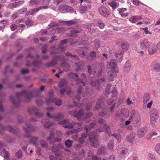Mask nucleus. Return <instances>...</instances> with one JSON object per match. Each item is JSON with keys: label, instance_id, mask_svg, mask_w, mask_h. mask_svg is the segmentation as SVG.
<instances>
[{"label": "nucleus", "instance_id": "1", "mask_svg": "<svg viewBox=\"0 0 160 160\" xmlns=\"http://www.w3.org/2000/svg\"><path fill=\"white\" fill-rule=\"evenodd\" d=\"M105 130L110 135L109 127L108 125L106 124H104L103 127H101L98 129H96L95 132L90 133L89 135V141L92 146L94 148H97L99 146V142L96 138L97 132H103Z\"/></svg>", "mask_w": 160, "mask_h": 160}, {"label": "nucleus", "instance_id": "2", "mask_svg": "<svg viewBox=\"0 0 160 160\" xmlns=\"http://www.w3.org/2000/svg\"><path fill=\"white\" fill-rule=\"evenodd\" d=\"M107 66L109 70L108 73V79L110 81H113L117 76L116 73L118 72L115 60L111 59L110 62H108Z\"/></svg>", "mask_w": 160, "mask_h": 160}, {"label": "nucleus", "instance_id": "3", "mask_svg": "<svg viewBox=\"0 0 160 160\" xmlns=\"http://www.w3.org/2000/svg\"><path fill=\"white\" fill-rule=\"evenodd\" d=\"M58 124L61 125H62L65 128H72L76 124L78 126L77 129L72 130L70 132H67V134H69L70 133L76 134L78 132L81 131L82 129V127L81 126L82 123L74 122L72 124L69 122V121L68 119L64 120L60 122H58Z\"/></svg>", "mask_w": 160, "mask_h": 160}, {"label": "nucleus", "instance_id": "4", "mask_svg": "<svg viewBox=\"0 0 160 160\" xmlns=\"http://www.w3.org/2000/svg\"><path fill=\"white\" fill-rule=\"evenodd\" d=\"M69 114L77 118L80 120H85L89 118L92 114L91 112L88 113L86 114H84L83 111L82 109L80 110L78 112L76 111L73 110L69 112Z\"/></svg>", "mask_w": 160, "mask_h": 160}, {"label": "nucleus", "instance_id": "5", "mask_svg": "<svg viewBox=\"0 0 160 160\" xmlns=\"http://www.w3.org/2000/svg\"><path fill=\"white\" fill-rule=\"evenodd\" d=\"M150 122L152 126L154 127L155 123L157 122L159 118V114L158 110L156 109L152 110L150 112Z\"/></svg>", "mask_w": 160, "mask_h": 160}, {"label": "nucleus", "instance_id": "6", "mask_svg": "<svg viewBox=\"0 0 160 160\" xmlns=\"http://www.w3.org/2000/svg\"><path fill=\"white\" fill-rule=\"evenodd\" d=\"M83 79L81 81L79 80H77L76 82L78 84H79L80 85L79 86L78 88V92L81 95H82L83 97L86 95H90V94L91 93V92H90V91H91L90 90L89 88H87L86 91L85 92H82V87L80 85L85 86V83L83 81Z\"/></svg>", "mask_w": 160, "mask_h": 160}, {"label": "nucleus", "instance_id": "7", "mask_svg": "<svg viewBox=\"0 0 160 160\" xmlns=\"http://www.w3.org/2000/svg\"><path fill=\"white\" fill-rule=\"evenodd\" d=\"M67 42L66 39L61 41L60 45L58 47V48H56L55 46H52L51 47V49L53 50L52 51L51 53L52 54H54L58 53L61 52H63L65 51V48H64L63 46L64 44H66Z\"/></svg>", "mask_w": 160, "mask_h": 160}, {"label": "nucleus", "instance_id": "8", "mask_svg": "<svg viewBox=\"0 0 160 160\" xmlns=\"http://www.w3.org/2000/svg\"><path fill=\"white\" fill-rule=\"evenodd\" d=\"M105 78L104 77L101 78H99L97 80L92 81L91 82V86L94 88V89L95 90H100L102 89V88L100 85V82L101 83L104 84L105 83Z\"/></svg>", "mask_w": 160, "mask_h": 160}, {"label": "nucleus", "instance_id": "9", "mask_svg": "<svg viewBox=\"0 0 160 160\" xmlns=\"http://www.w3.org/2000/svg\"><path fill=\"white\" fill-rule=\"evenodd\" d=\"M49 93L50 96V98L47 99L46 101L48 104H50L51 102H53L57 106H60L61 105L62 103V101L61 100L52 97L53 96V92L52 91H49Z\"/></svg>", "mask_w": 160, "mask_h": 160}, {"label": "nucleus", "instance_id": "10", "mask_svg": "<svg viewBox=\"0 0 160 160\" xmlns=\"http://www.w3.org/2000/svg\"><path fill=\"white\" fill-rule=\"evenodd\" d=\"M65 59V57L62 56H56L53 57L52 60L51 62H48L47 63V66L51 67L56 65L58 61L63 60Z\"/></svg>", "mask_w": 160, "mask_h": 160}, {"label": "nucleus", "instance_id": "11", "mask_svg": "<svg viewBox=\"0 0 160 160\" xmlns=\"http://www.w3.org/2000/svg\"><path fill=\"white\" fill-rule=\"evenodd\" d=\"M151 42L147 39H144L142 40L139 45L140 48L143 50H146L150 46Z\"/></svg>", "mask_w": 160, "mask_h": 160}, {"label": "nucleus", "instance_id": "12", "mask_svg": "<svg viewBox=\"0 0 160 160\" xmlns=\"http://www.w3.org/2000/svg\"><path fill=\"white\" fill-rule=\"evenodd\" d=\"M29 112L31 114L34 113L35 115L38 117L40 118L42 116L43 114L38 111V109L35 107L29 108L28 110Z\"/></svg>", "mask_w": 160, "mask_h": 160}, {"label": "nucleus", "instance_id": "13", "mask_svg": "<svg viewBox=\"0 0 160 160\" xmlns=\"http://www.w3.org/2000/svg\"><path fill=\"white\" fill-rule=\"evenodd\" d=\"M24 129L25 132L27 133L24 135L25 137L29 138L30 136V134L28 133V132H30L34 131V128L31 124H26V126L24 127Z\"/></svg>", "mask_w": 160, "mask_h": 160}, {"label": "nucleus", "instance_id": "14", "mask_svg": "<svg viewBox=\"0 0 160 160\" xmlns=\"http://www.w3.org/2000/svg\"><path fill=\"white\" fill-rule=\"evenodd\" d=\"M107 104L108 106V109L111 112H113L115 108L116 103L113 99H108L107 101Z\"/></svg>", "mask_w": 160, "mask_h": 160}, {"label": "nucleus", "instance_id": "15", "mask_svg": "<svg viewBox=\"0 0 160 160\" xmlns=\"http://www.w3.org/2000/svg\"><path fill=\"white\" fill-rule=\"evenodd\" d=\"M47 115L48 118H54L56 120H59L64 118V115L62 113L57 114L55 115H51L49 112H48Z\"/></svg>", "mask_w": 160, "mask_h": 160}, {"label": "nucleus", "instance_id": "16", "mask_svg": "<svg viewBox=\"0 0 160 160\" xmlns=\"http://www.w3.org/2000/svg\"><path fill=\"white\" fill-rule=\"evenodd\" d=\"M113 54L116 57V60L117 62H121L122 59L123 52L122 50L114 52Z\"/></svg>", "mask_w": 160, "mask_h": 160}, {"label": "nucleus", "instance_id": "17", "mask_svg": "<svg viewBox=\"0 0 160 160\" xmlns=\"http://www.w3.org/2000/svg\"><path fill=\"white\" fill-rule=\"evenodd\" d=\"M136 133L135 132H132L128 135L126 138L127 141L131 143H134L136 141Z\"/></svg>", "mask_w": 160, "mask_h": 160}, {"label": "nucleus", "instance_id": "18", "mask_svg": "<svg viewBox=\"0 0 160 160\" xmlns=\"http://www.w3.org/2000/svg\"><path fill=\"white\" fill-rule=\"evenodd\" d=\"M56 32V30L54 28L51 27L48 28L47 30H43L42 31V34H47L48 35H51L55 34Z\"/></svg>", "mask_w": 160, "mask_h": 160}, {"label": "nucleus", "instance_id": "19", "mask_svg": "<svg viewBox=\"0 0 160 160\" xmlns=\"http://www.w3.org/2000/svg\"><path fill=\"white\" fill-rule=\"evenodd\" d=\"M98 11L104 17H108L109 15L108 10L105 7H99L98 8Z\"/></svg>", "mask_w": 160, "mask_h": 160}, {"label": "nucleus", "instance_id": "20", "mask_svg": "<svg viewBox=\"0 0 160 160\" xmlns=\"http://www.w3.org/2000/svg\"><path fill=\"white\" fill-rule=\"evenodd\" d=\"M129 120L131 121L133 120L135 122L138 123L141 121V117L139 114H132L129 118Z\"/></svg>", "mask_w": 160, "mask_h": 160}, {"label": "nucleus", "instance_id": "21", "mask_svg": "<svg viewBox=\"0 0 160 160\" xmlns=\"http://www.w3.org/2000/svg\"><path fill=\"white\" fill-rule=\"evenodd\" d=\"M151 68L152 69L156 72H160V63L157 62H153Z\"/></svg>", "mask_w": 160, "mask_h": 160}, {"label": "nucleus", "instance_id": "22", "mask_svg": "<svg viewBox=\"0 0 160 160\" xmlns=\"http://www.w3.org/2000/svg\"><path fill=\"white\" fill-rule=\"evenodd\" d=\"M24 2L23 1H21L19 2H16L9 4L8 5V8H13L19 7Z\"/></svg>", "mask_w": 160, "mask_h": 160}, {"label": "nucleus", "instance_id": "23", "mask_svg": "<svg viewBox=\"0 0 160 160\" xmlns=\"http://www.w3.org/2000/svg\"><path fill=\"white\" fill-rule=\"evenodd\" d=\"M147 130L145 128L139 129L137 131V135L138 137L141 138L145 135L147 132Z\"/></svg>", "mask_w": 160, "mask_h": 160}, {"label": "nucleus", "instance_id": "24", "mask_svg": "<svg viewBox=\"0 0 160 160\" xmlns=\"http://www.w3.org/2000/svg\"><path fill=\"white\" fill-rule=\"evenodd\" d=\"M104 104V101L103 98H100L98 99L96 103L95 109L97 110L102 108Z\"/></svg>", "mask_w": 160, "mask_h": 160}, {"label": "nucleus", "instance_id": "25", "mask_svg": "<svg viewBox=\"0 0 160 160\" xmlns=\"http://www.w3.org/2000/svg\"><path fill=\"white\" fill-rule=\"evenodd\" d=\"M48 8L47 6H41L38 7L37 8H35L29 10V12L30 15H32L35 13H36L39 10L41 9H47Z\"/></svg>", "mask_w": 160, "mask_h": 160}, {"label": "nucleus", "instance_id": "26", "mask_svg": "<svg viewBox=\"0 0 160 160\" xmlns=\"http://www.w3.org/2000/svg\"><path fill=\"white\" fill-rule=\"evenodd\" d=\"M118 10L122 17H125L128 16V13L127 12V9L126 8H119Z\"/></svg>", "mask_w": 160, "mask_h": 160}, {"label": "nucleus", "instance_id": "27", "mask_svg": "<svg viewBox=\"0 0 160 160\" xmlns=\"http://www.w3.org/2000/svg\"><path fill=\"white\" fill-rule=\"evenodd\" d=\"M97 153L98 155H105L107 154V151L104 147L101 146L98 148Z\"/></svg>", "mask_w": 160, "mask_h": 160}, {"label": "nucleus", "instance_id": "28", "mask_svg": "<svg viewBox=\"0 0 160 160\" xmlns=\"http://www.w3.org/2000/svg\"><path fill=\"white\" fill-rule=\"evenodd\" d=\"M88 69V72L90 74H93L95 76V74L96 72L97 68H92L90 66L88 65L87 67Z\"/></svg>", "mask_w": 160, "mask_h": 160}, {"label": "nucleus", "instance_id": "29", "mask_svg": "<svg viewBox=\"0 0 160 160\" xmlns=\"http://www.w3.org/2000/svg\"><path fill=\"white\" fill-rule=\"evenodd\" d=\"M142 18L141 16H134L131 17L129 21L132 23H134L137 21L142 19Z\"/></svg>", "mask_w": 160, "mask_h": 160}, {"label": "nucleus", "instance_id": "30", "mask_svg": "<svg viewBox=\"0 0 160 160\" xmlns=\"http://www.w3.org/2000/svg\"><path fill=\"white\" fill-rule=\"evenodd\" d=\"M96 121H94L90 123V126L86 125L85 126L84 129L86 131V133H88L89 131L91 128L94 127V126L96 125Z\"/></svg>", "mask_w": 160, "mask_h": 160}, {"label": "nucleus", "instance_id": "31", "mask_svg": "<svg viewBox=\"0 0 160 160\" xmlns=\"http://www.w3.org/2000/svg\"><path fill=\"white\" fill-rule=\"evenodd\" d=\"M115 87L110 84H107L105 88V92L108 95H109L111 93V91H112V88H114Z\"/></svg>", "mask_w": 160, "mask_h": 160}, {"label": "nucleus", "instance_id": "32", "mask_svg": "<svg viewBox=\"0 0 160 160\" xmlns=\"http://www.w3.org/2000/svg\"><path fill=\"white\" fill-rule=\"evenodd\" d=\"M157 50V49L154 45L149 47L148 49V53L149 55H152L155 53Z\"/></svg>", "mask_w": 160, "mask_h": 160}, {"label": "nucleus", "instance_id": "33", "mask_svg": "<svg viewBox=\"0 0 160 160\" xmlns=\"http://www.w3.org/2000/svg\"><path fill=\"white\" fill-rule=\"evenodd\" d=\"M131 68V64L129 62H126L123 69V71L125 72H129Z\"/></svg>", "mask_w": 160, "mask_h": 160}, {"label": "nucleus", "instance_id": "34", "mask_svg": "<svg viewBox=\"0 0 160 160\" xmlns=\"http://www.w3.org/2000/svg\"><path fill=\"white\" fill-rule=\"evenodd\" d=\"M52 151L54 152L56 155L57 156H59L60 155V154L59 153V150L57 148V145L54 144L52 145Z\"/></svg>", "mask_w": 160, "mask_h": 160}, {"label": "nucleus", "instance_id": "35", "mask_svg": "<svg viewBox=\"0 0 160 160\" xmlns=\"http://www.w3.org/2000/svg\"><path fill=\"white\" fill-rule=\"evenodd\" d=\"M121 114L125 118H128L129 116V111L127 109H122L120 111Z\"/></svg>", "mask_w": 160, "mask_h": 160}, {"label": "nucleus", "instance_id": "36", "mask_svg": "<svg viewBox=\"0 0 160 160\" xmlns=\"http://www.w3.org/2000/svg\"><path fill=\"white\" fill-rule=\"evenodd\" d=\"M67 80L64 79H61L59 83V86L60 88H63L67 86Z\"/></svg>", "mask_w": 160, "mask_h": 160}, {"label": "nucleus", "instance_id": "37", "mask_svg": "<svg viewBox=\"0 0 160 160\" xmlns=\"http://www.w3.org/2000/svg\"><path fill=\"white\" fill-rule=\"evenodd\" d=\"M112 94V98H115L117 97L118 94V91L117 88L115 87L112 88V91H111Z\"/></svg>", "mask_w": 160, "mask_h": 160}, {"label": "nucleus", "instance_id": "38", "mask_svg": "<svg viewBox=\"0 0 160 160\" xmlns=\"http://www.w3.org/2000/svg\"><path fill=\"white\" fill-rule=\"evenodd\" d=\"M40 144L42 147L44 148H46L47 149H50V147L48 146V144L47 142L45 140H42L40 141Z\"/></svg>", "mask_w": 160, "mask_h": 160}, {"label": "nucleus", "instance_id": "39", "mask_svg": "<svg viewBox=\"0 0 160 160\" xmlns=\"http://www.w3.org/2000/svg\"><path fill=\"white\" fill-rule=\"evenodd\" d=\"M114 141L113 140L110 141L108 143L107 147L111 151H112L114 149Z\"/></svg>", "mask_w": 160, "mask_h": 160}, {"label": "nucleus", "instance_id": "40", "mask_svg": "<svg viewBox=\"0 0 160 160\" xmlns=\"http://www.w3.org/2000/svg\"><path fill=\"white\" fill-rule=\"evenodd\" d=\"M67 5H60L58 7V9L62 13H66Z\"/></svg>", "mask_w": 160, "mask_h": 160}, {"label": "nucleus", "instance_id": "41", "mask_svg": "<svg viewBox=\"0 0 160 160\" xmlns=\"http://www.w3.org/2000/svg\"><path fill=\"white\" fill-rule=\"evenodd\" d=\"M84 49H88L86 48H80V49H79L77 51V53L78 54H79L81 57H84L85 53L84 52Z\"/></svg>", "mask_w": 160, "mask_h": 160}, {"label": "nucleus", "instance_id": "42", "mask_svg": "<svg viewBox=\"0 0 160 160\" xmlns=\"http://www.w3.org/2000/svg\"><path fill=\"white\" fill-rule=\"evenodd\" d=\"M108 4L112 7L113 9L116 8L118 6V3L115 1H112L108 2Z\"/></svg>", "mask_w": 160, "mask_h": 160}, {"label": "nucleus", "instance_id": "43", "mask_svg": "<svg viewBox=\"0 0 160 160\" xmlns=\"http://www.w3.org/2000/svg\"><path fill=\"white\" fill-rule=\"evenodd\" d=\"M80 32L79 30H72L70 31V36L72 37H76L77 36V34Z\"/></svg>", "mask_w": 160, "mask_h": 160}, {"label": "nucleus", "instance_id": "44", "mask_svg": "<svg viewBox=\"0 0 160 160\" xmlns=\"http://www.w3.org/2000/svg\"><path fill=\"white\" fill-rule=\"evenodd\" d=\"M37 92H38V91L37 90H34L33 92H31L29 93V94H28L27 95V97H26L27 99V100H29L32 97H35V96L33 95V94L34 93H37Z\"/></svg>", "mask_w": 160, "mask_h": 160}, {"label": "nucleus", "instance_id": "45", "mask_svg": "<svg viewBox=\"0 0 160 160\" xmlns=\"http://www.w3.org/2000/svg\"><path fill=\"white\" fill-rule=\"evenodd\" d=\"M76 65L78 68L77 69V70H78L81 69L82 67H84L85 66V64L83 62L81 61H80L78 63H76Z\"/></svg>", "mask_w": 160, "mask_h": 160}, {"label": "nucleus", "instance_id": "46", "mask_svg": "<svg viewBox=\"0 0 160 160\" xmlns=\"http://www.w3.org/2000/svg\"><path fill=\"white\" fill-rule=\"evenodd\" d=\"M127 152V150L124 149L122 150L120 153H118L119 156L120 157H124Z\"/></svg>", "mask_w": 160, "mask_h": 160}, {"label": "nucleus", "instance_id": "47", "mask_svg": "<svg viewBox=\"0 0 160 160\" xmlns=\"http://www.w3.org/2000/svg\"><path fill=\"white\" fill-rule=\"evenodd\" d=\"M61 67L63 68L65 70L68 69L70 67V65L68 63L64 62L62 63L61 64Z\"/></svg>", "mask_w": 160, "mask_h": 160}, {"label": "nucleus", "instance_id": "48", "mask_svg": "<svg viewBox=\"0 0 160 160\" xmlns=\"http://www.w3.org/2000/svg\"><path fill=\"white\" fill-rule=\"evenodd\" d=\"M150 99V96L149 94H146L144 95L143 97V102L144 103H147Z\"/></svg>", "mask_w": 160, "mask_h": 160}, {"label": "nucleus", "instance_id": "49", "mask_svg": "<svg viewBox=\"0 0 160 160\" xmlns=\"http://www.w3.org/2000/svg\"><path fill=\"white\" fill-rule=\"evenodd\" d=\"M72 142L69 139H68L65 142V144L67 148H70L72 146Z\"/></svg>", "mask_w": 160, "mask_h": 160}, {"label": "nucleus", "instance_id": "50", "mask_svg": "<svg viewBox=\"0 0 160 160\" xmlns=\"http://www.w3.org/2000/svg\"><path fill=\"white\" fill-rule=\"evenodd\" d=\"M50 136L47 138V140L49 141H51V140L53 138L54 136V131L52 130L50 131Z\"/></svg>", "mask_w": 160, "mask_h": 160}, {"label": "nucleus", "instance_id": "51", "mask_svg": "<svg viewBox=\"0 0 160 160\" xmlns=\"http://www.w3.org/2000/svg\"><path fill=\"white\" fill-rule=\"evenodd\" d=\"M129 46V44L128 43H122L121 45V47L123 49L126 50L128 49Z\"/></svg>", "mask_w": 160, "mask_h": 160}, {"label": "nucleus", "instance_id": "52", "mask_svg": "<svg viewBox=\"0 0 160 160\" xmlns=\"http://www.w3.org/2000/svg\"><path fill=\"white\" fill-rule=\"evenodd\" d=\"M2 129L3 130H7L8 131H9L12 132H15V129L12 128V127L10 126H8L6 128H3Z\"/></svg>", "mask_w": 160, "mask_h": 160}, {"label": "nucleus", "instance_id": "53", "mask_svg": "<svg viewBox=\"0 0 160 160\" xmlns=\"http://www.w3.org/2000/svg\"><path fill=\"white\" fill-rule=\"evenodd\" d=\"M38 138L37 137H33L30 140V142L34 145H36V142L38 140Z\"/></svg>", "mask_w": 160, "mask_h": 160}, {"label": "nucleus", "instance_id": "54", "mask_svg": "<svg viewBox=\"0 0 160 160\" xmlns=\"http://www.w3.org/2000/svg\"><path fill=\"white\" fill-rule=\"evenodd\" d=\"M66 24L68 25H71L76 23V21L74 20H72L69 21H63Z\"/></svg>", "mask_w": 160, "mask_h": 160}, {"label": "nucleus", "instance_id": "55", "mask_svg": "<svg viewBox=\"0 0 160 160\" xmlns=\"http://www.w3.org/2000/svg\"><path fill=\"white\" fill-rule=\"evenodd\" d=\"M2 151L3 153L4 157L5 158L8 159L10 156V155L8 152L5 149H3Z\"/></svg>", "mask_w": 160, "mask_h": 160}, {"label": "nucleus", "instance_id": "56", "mask_svg": "<svg viewBox=\"0 0 160 160\" xmlns=\"http://www.w3.org/2000/svg\"><path fill=\"white\" fill-rule=\"evenodd\" d=\"M53 125V123L50 122H46L44 124V126L46 128H48Z\"/></svg>", "mask_w": 160, "mask_h": 160}, {"label": "nucleus", "instance_id": "57", "mask_svg": "<svg viewBox=\"0 0 160 160\" xmlns=\"http://www.w3.org/2000/svg\"><path fill=\"white\" fill-rule=\"evenodd\" d=\"M94 155H93L92 151H89L87 154V159L88 160H92L93 156Z\"/></svg>", "mask_w": 160, "mask_h": 160}, {"label": "nucleus", "instance_id": "58", "mask_svg": "<svg viewBox=\"0 0 160 160\" xmlns=\"http://www.w3.org/2000/svg\"><path fill=\"white\" fill-rule=\"evenodd\" d=\"M93 42L95 44V47L97 48H99L100 47V43L98 40L95 39L94 41Z\"/></svg>", "mask_w": 160, "mask_h": 160}, {"label": "nucleus", "instance_id": "59", "mask_svg": "<svg viewBox=\"0 0 160 160\" xmlns=\"http://www.w3.org/2000/svg\"><path fill=\"white\" fill-rule=\"evenodd\" d=\"M112 136L114 137L117 140L118 142H120L121 141V136L120 134H113L112 135Z\"/></svg>", "mask_w": 160, "mask_h": 160}, {"label": "nucleus", "instance_id": "60", "mask_svg": "<svg viewBox=\"0 0 160 160\" xmlns=\"http://www.w3.org/2000/svg\"><path fill=\"white\" fill-rule=\"evenodd\" d=\"M155 149L156 152L159 155H160V144L158 143L156 145Z\"/></svg>", "mask_w": 160, "mask_h": 160}, {"label": "nucleus", "instance_id": "61", "mask_svg": "<svg viewBox=\"0 0 160 160\" xmlns=\"http://www.w3.org/2000/svg\"><path fill=\"white\" fill-rule=\"evenodd\" d=\"M66 9V12H70V13H72L74 11L72 7L67 5Z\"/></svg>", "mask_w": 160, "mask_h": 160}, {"label": "nucleus", "instance_id": "62", "mask_svg": "<svg viewBox=\"0 0 160 160\" xmlns=\"http://www.w3.org/2000/svg\"><path fill=\"white\" fill-rule=\"evenodd\" d=\"M62 141V139L60 138H55L54 139V141L52 142V141H50V142L51 143H52L54 142H60Z\"/></svg>", "mask_w": 160, "mask_h": 160}, {"label": "nucleus", "instance_id": "63", "mask_svg": "<svg viewBox=\"0 0 160 160\" xmlns=\"http://www.w3.org/2000/svg\"><path fill=\"white\" fill-rule=\"evenodd\" d=\"M16 157L18 158H20L22 156V152L21 150H19L16 154Z\"/></svg>", "mask_w": 160, "mask_h": 160}, {"label": "nucleus", "instance_id": "64", "mask_svg": "<svg viewBox=\"0 0 160 160\" xmlns=\"http://www.w3.org/2000/svg\"><path fill=\"white\" fill-rule=\"evenodd\" d=\"M27 19H26L25 21L26 24L27 25L31 26L33 24V22L28 18Z\"/></svg>", "mask_w": 160, "mask_h": 160}]
</instances>
